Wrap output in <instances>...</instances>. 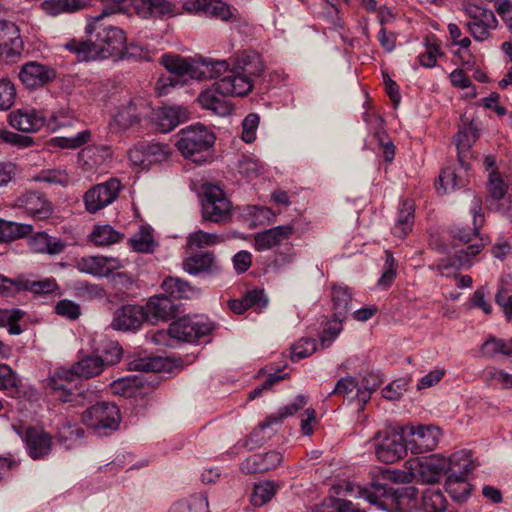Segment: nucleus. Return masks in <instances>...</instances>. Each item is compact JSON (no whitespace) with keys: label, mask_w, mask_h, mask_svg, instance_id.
Segmentation results:
<instances>
[{"label":"nucleus","mask_w":512,"mask_h":512,"mask_svg":"<svg viewBox=\"0 0 512 512\" xmlns=\"http://www.w3.org/2000/svg\"><path fill=\"white\" fill-rule=\"evenodd\" d=\"M131 247L141 253H150L153 251L155 243L152 234L145 227L140 230L130 239Z\"/></svg>","instance_id":"nucleus-52"},{"label":"nucleus","mask_w":512,"mask_h":512,"mask_svg":"<svg viewBox=\"0 0 512 512\" xmlns=\"http://www.w3.org/2000/svg\"><path fill=\"white\" fill-rule=\"evenodd\" d=\"M238 170L240 174L252 180L262 173L263 166L257 159L243 157L238 162Z\"/></svg>","instance_id":"nucleus-56"},{"label":"nucleus","mask_w":512,"mask_h":512,"mask_svg":"<svg viewBox=\"0 0 512 512\" xmlns=\"http://www.w3.org/2000/svg\"><path fill=\"white\" fill-rule=\"evenodd\" d=\"M33 226L0 219V241L7 242L31 234Z\"/></svg>","instance_id":"nucleus-45"},{"label":"nucleus","mask_w":512,"mask_h":512,"mask_svg":"<svg viewBox=\"0 0 512 512\" xmlns=\"http://www.w3.org/2000/svg\"><path fill=\"white\" fill-rule=\"evenodd\" d=\"M488 191L490 196L496 200L502 199L507 193V185L495 170L489 174Z\"/></svg>","instance_id":"nucleus-61"},{"label":"nucleus","mask_w":512,"mask_h":512,"mask_svg":"<svg viewBox=\"0 0 512 512\" xmlns=\"http://www.w3.org/2000/svg\"><path fill=\"white\" fill-rule=\"evenodd\" d=\"M112 12L104 9L101 14L92 17L85 30L90 39L88 41L72 39L64 44V48L76 55L79 61L103 60L110 57L123 58L131 56L139 59H148V52L141 47L127 45L125 32L112 25H104L101 20Z\"/></svg>","instance_id":"nucleus-1"},{"label":"nucleus","mask_w":512,"mask_h":512,"mask_svg":"<svg viewBox=\"0 0 512 512\" xmlns=\"http://www.w3.org/2000/svg\"><path fill=\"white\" fill-rule=\"evenodd\" d=\"M109 259L102 256H89L81 258L77 263L79 271L97 277H107L112 272L108 265Z\"/></svg>","instance_id":"nucleus-39"},{"label":"nucleus","mask_w":512,"mask_h":512,"mask_svg":"<svg viewBox=\"0 0 512 512\" xmlns=\"http://www.w3.org/2000/svg\"><path fill=\"white\" fill-rule=\"evenodd\" d=\"M243 297L244 303L248 308H256L258 310H262L268 304V298L262 289H253L247 291Z\"/></svg>","instance_id":"nucleus-64"},{"label":"nucleus","mask_w":512,"mask_h":512,"mask_svg":"<svg viewBox=\"0 0 512 512\" xmlns=\"http://www.w3.org/2000/svg\"><path fill=\"white\" fill-rule=\"evenodd\" d=\"M31 180L48 186L58 185L61 187H67L71 182L69 173L63 167L43 169L33 175Z\"/></svg>","instance_id":"nucleus-41"},{"label":"nucleus","mask_w":512,"mask_h":512,"mask_svg":"<svg viewBox=\"0 0 512 512\" xmlns=\"http://www.w3.org/2000/svg\"><path fill=\"white\" fill-rule=\"evenodd\" d=\"M121 187V182L116 178L95 185L83 196L86 210L90 213H96L110 205L118 197Z\"/></svg>","instance_id":"nucleus-16"},{"label":"nucleus","mask_w":512,"mask_h":512,"mask_svg":"<svg viewBox=\"0 0 512 512\" xmlns=\"http://www.w3.org/2000/svg\"><path fill=\"white\" fill-rule=\"evenodd\" d=\"M221 242H223L222 236L215 233L205 232L203 230L195 231L187 237V245L190 249L207 248Z\"/></svg>","instance_id":"nucleus-48"},{"label":"nucleus","mask_w":512,"mask_h":512,"mask_svg":"<svg viewBox=\"0 0 512 512\" xmlns=\"http://www.w3.org/2000/svg\"><path fill=\"white\" fill-rule=\"evenodd\" d=\"M276 491L277 487L274 482L265 481L255 484L250 501L253 506L261 507L272 499Z\"/></svg>","instance_id":"nucleus-49"},{"label":"nucleus","mask_w":512,"mask_h":512,"mask_svg":"<svg viewBox=\"0 0 512 512\" xmlns=\"http://www.w3.org/2000/svg\"><path fill=\"white\" fill-rule=\"evenodd\" d=\"M316 351V343L314 339L311 338H302L297 343L292 346V359L293 360H301L310 355H312Z\"/></svg>","instance_id":"nucleus-60"},{"label":"nucleus","mask_w":512,"mask_h":512,"mask_svg":"<svg viewBox=\"0 0 512 512\" xmlns=\"http://www.w3.org/2000/svg\"><path fill=\"white\" fill-rule=\"evenodd\" d=\"M51 437L44 430L28 428L26 431V446L28 454L33 459L47 456L51 451Z\"/></svg>","instance_id":"nucleus-32"},{"label":"nucleus","mask_w":512,"mask_h":512,"mask_svg":"<svg viewBox=\"0 0 512 512\" xmlns=\"http://www.w3.org/2000/svg\"><path fill=\"white\" fill-rule=\"evenodd\" d=\"M146 111L147 107L143 100H129L126 104H122L117 108V111L113 115L109 124L110 130L112 132L118 133L120 131L129 129L130 127L139 123Z\"/></svg>","instance_id":"nucleus-19"},{"label":"nucleus","mask_w":512,"mask_h":512,"mask_svg":"<svg viewBox=\"0 0 512 512\" xmlns=\"http://www.w3.org/2000/svg\"><path fill=\"white\" fill-rule=\"evenodd\" d=\"M374 439L376 440V456L383 463H395L402 459L408 451L401 426L396 429L378 432Z\"/></svg>","instance_id":"nucleus-8"},{"label":"nucleus","mask_w":512,"mask_h":512,"mask_svg":"<svg viewBox=\"0 0 512 512\" xmlns=\"http://www.w3.org/2000/svg\"><path fill=\"white\" fill-rule=\"evenodd\" d=\"M282 460V454L277 451L254 454L241 463L240 469L245 474L263 473L278 467Z\"/></svg>","instance_id":"nucleus-27"},{"label":"nucleus","mask_w":512,"mask_h":512,"mask_svg":"<svg viewBox=\"0 0 512 512\" xmlns=\"http://www.w3.org/2000/svg\"><path fill=\"white\" fill-rule=\"evenodd\" d=\"M162 289L171 299L191 298L197 290L187 281L178 277H168L162 283Z\"/></svg>","instance_id":"nucleus-42"},{"label":"nucleus","mask_w":512,"mask_h":512,"mask_svg":"<svg viewBox=\"0 0 512 512\" xmlns=\"http://www.w3.org/2000/svg\"><path fill=\"white\" fill-rule=\"evenodd\" d=\"M120 421L119 408L109 402L96 403L82 414V422L100 435H108L116 431Z\"/></svg>","instance_id":"nucleus-7"},{"label":"nucleus","mask_w":512,"mask_h":512,"mask_svg":"<svg viewBox=\"0 0 512 512\" xmlns=\"http://www.w3.org/2000/svg\"><path fill=\"white\" fill-rule=\"evenodd\" d=\"M482 200L474 196L470 207L473 217V229H465L456 227L451 230V236L454 241L453 259L441 260L438 264V271L442 275H448L451 268L459 270L470 267L473 262L472 258L478 255L485 247V243L478 235L479 228L484 223V215L482 214Z\"/></svg>","instance_id":"nucleus-2"},{"label":"nucleus","mask_w":512,"mask_h":512,"mask_svg":"<svg viewBox=\"0 0 512 512\" xmlns=\"http://www.w3.org/2000/svg\"><path fill=\"white\" fill-rule=\"evenodd\" d=\"M229 64L226 60H198V67L194 70L196 80L222 78L224 73L229 72Z\"/></svg>","instance_id":"nucleus-38"},{"label":"nucleus","mask_w":512,"mask_h":512,"mask_svg":"<svg viewBox=\"0 0 512 512\" xmlns=\"http://www.w3.org/2000/svg\"><path fill=\"white\" fill-rule=\"evenodd\" d=\"M475 468L470 451L460 450L454 452L446 459L445 473L447 476L468 477Z\"/></svg>","instance_id":"nucleus-33"},{"label":"nucleus","mask_w":512,"mask_h":512,"mask_svg":"<svg viewBox=\"0 0 512 512\" xmlns=\"http://www.w3.org/2000/svg\"><path fill=\"white\" fill-rule=\"evenodd\" d=\"M144 169H150L156 164L165 162L170 157V149L167 145L153 143L144 146Z\"/></svg>","instance_id":"nucleus-47"},{"label":"nucleus","mask_w":512,"mask_h":512,"mask_svg":"<svg viewBox=\"0 0 512 512\" xmlns=\"http://www.w3.org/2000/svg\"><path fill=\"white\" fill-rule=\"evenodd\" d=\"M91 138V132L89 130H83L71 137H58L53 141L61 148L76 149L82 145L88 143Z\"/></svg>","instance_id":"nucleus-54"},{"label":"nucleus","mask_w":512,"mask_h":512,"mask_svg":"<svg viewBox=\"0 0 512 512\" xmlns=\"http://www.w3.org/2000/svg\"><path fill=\"white\" fill-rule=\"evenodd\" d=\"M15 97L14 84L9 79H0V110L9 109L14 104Z\"/></svg>","instance_id":"nucleus-59"},{"label":"nucleus","mask_w":512,"mask_h":512,"mask_svg":"<svg viewBox=\"0 0 512 512\" xmlns=\"http://www.w3.org/2000/svg\"><path fill=\"white\" fill-rule=\"evenodd\" d=\"M201 205L205 220L219 223L230 216L231 203L224 191L216 185L208 184L203 187Z\"/></svg>","instance_id":"nucleus-10"},{"label":"nucleus","mask_w":512,"mask_h":512,"mask_svg":"<svg viewBox=\"0 0 512 512\" xmlns=\"http://www.w3.org/2000/svg\"><path fill=\"white\" fill-rule=\"evenodd\" d=\"M73 120L74 117L70 114L69 111L61 109L51 115L46 125L51 131H56L62 127L72 125Z\"/></svg>","instance_id":"nucleus-63"},{"label":"nucleus","mask_w":512,"mask_h":512,"mask_svg":"<svg viewBox=\"0 0 512 512\" xmlns=\"http://www.w3.org/2000/svg\"><path fill=\"white\" fill-rule=\"evenodd\" d=\"M168 512H209L207 496L194 494L187 499L173 503Z\"/></svg>","instance_id":"nucleus-44"},{"label":"nucleus","mask_w":512,"mask_h":512,"mask_svg":"<svg viewBox=\"0 0 512 512\" xmlns=\"http://www.w3.org/2000/svg\"><path fill=\"white\" fill-rule=\"evenodd\" d=\"M445 489L454 501L464 502L471 494L472 485L468 482V477L447 476Z\"/></svg>","instance_id":"nucleus-43"},{"label":"nucleus","mask_w":512,"mask_h":512,"mask_svg":"<svg viewBox=\"0 0 512 512\" xmlns=\"http://www.w3.org/2000/svg\"><path fill=\"white\" fill-rule=\"evenodd\" d=\"M363 497V487L351 483L341 482L332 486L328 496L312 512H365L354 501Z\"/></svg>","instance_id":"nucleus-6"},{"label":"nucleus","mask_w":512,"mask_h":512,"mask_svg":"<svg viewBox=\"0 0 512 512\" xmlns=\"http://www.w3.org/2000/svg\"><path fill=\"white\" fill-rule=\"evenodd\" d=\"M106 368L101 357L93 352L91 355L81 357L70 369H58L48 379V385L54 391L56 399L62 402L72 401L71 392L65 382L71 383L76 376L90 379L101 374Z\"/></svg>","instance_id":"nucleus-3"},{"label":"nucleus","mask_w":512,"mask_h":512,"mask_svg":"<svg viewBox=\"0 0 512 512\" xmlns=\"http://www.w3.org/2000/svg\"><path fill=\"white\" fill-rule=\"evenodd\" d=\"M182 267L185 272L193 276H216L222 271V265L212 252L192 254L183 260Z\"/></svg>","instance_id":"nucleus-21"},{"label":"nucleus","mask_w":512,"mask_h":512,"mask_svg":"<svg viewBox=\"0 0 512 512\" xmlns=\"http://www.w3.org/2000/svg\"><path fill=\"white\" fill-rule=\"evenodd\" d=\"M294 231V226L287 224L259 232L254 236V248L257 251L272 249L287 241L293 235Z\"/></svg>","instance_id":"nucleus-24"},{"label":"nucleus","mask_w":512,"mask_h":512,"mask_svg":"<svg viewBox=\"0 0 512 512\" xmlns=\"http://www.w3.org/2000/svg\"><path fill=\"white\" fill-rule=\"evenodd\" d=\"M162 64L170 72L166 78H162L163 93L168 92V87H176L186 82L187 77L195 79L194 70L198 67V60L183 58L177 55L165 54L162 56ZM162 94V92H160Z\"/></svg>","instance_id":"nucleus-12"},{"label":"nucleus","mask_w":512,"mask_h":512,"mask_svg":"<svg viewBox=\"0 0 512 512\" xmlns=\"http://www.w3.org/2000/svg\"><path fill=\"white\" fill-rule=\"evenodd\" d=\"M188 111L183 106L171 105L160 108L155 113V122L160 132L167 133L187 121Z\"/></svg>","instance_id":"nucleus-29"},{"label":"nucleus","mask_w":512,"mask_h":512,"mask_svg":"<svg viewBox=\"0 0 512 512\" xmlns=\"http://www.w3.org/2000/svg\"><path fill=\"white\" fill-rule=\"evenodd\" d=\"M94 353L101 357L106 367L118 363L122 357V348L118 342L106 339L100 335L99 339H94Z\"/></svg>","instance_id":"nucleus-37"},{"label":"nucleus","mask_w":512,"mask_h":512,"mask_svg":"<svg viewBox=\"0 0 512 512\" xmlns=\"http://www.w3.org/2000/svg\"><path fill=\"white\" fill-rule=\"evenodd\" d=\"M19 379L16 373L6 364H0V389L16 392Z\"/></svg>","instance_id":"nucleus-62"},{"label":"nucleus","mask_w":512,"mask_h":512,"mask_svg":"<svg viewBox=\"0 0 512 512\" xmlns=\"http://www.w3.org/2000/svg\"><path fill=\"white\" fill-rule=\"evenodd\" d=\"M177 137L176 147L185 158L201 164L212 157L216 137L205 126H188L180 130Z\"/></svg>","instance_id":"nucleus-5"},{"label":"nucleus","mask_w":512,"mask_h":512,"mask_svg":"<svg viewBox=\"0 0 512 512\" xmlns=\"http://www.w3.org/2000/svg\"><path fill=\"white\" fill-rule=\"evenodd\" d=\"M408 450L412 454L432 451L438 443L440 430L433 425L401 426Z\"/></svg>","instance_id":"nucleus-13"},{"label":"nucleus","mask_w":512,"mask_h":512,"mask_svg":"<svg viewBox=\"0 0 512 512\" xmlns=\"http://www.w3.org/2000/svg\"><path fill=\"white\" fill-rule=\"evenodd\" d=\"M439 185L440 186H437V190L440 192V189H443V193L452 192L464 186L455 170L451 167L444 168L441 171L439 175Z\"/></svg>","instance_id":"nucleus-53"},{"label":"nucleus","mask_w":512,"mask_h":512,"mask_svg":"<svg viewBox=\"0 0 512 512\" xmlns=\"http://www.w3.org/2000/svg\"><path fill=\"white\" fill-rule=\"evenodd\" d=\"M260 118L256 113L248 114L242 121L241 138L245 143H252L256 139V131L259 126Z\"/></svg>","instance_id":"nucleus-57"},{"label":"nucleus","mask_w":512,"mask_h":512,"mask_svg":"<svg viewBox=\"0 0 512 512\" xmlns=\"http://www.w3.org/2000/svg\"><path fill=\"white\" fill-rule=\"evenodd\" d=\"M464 11L470 18L466 26L474 40L481 42L488 39L490 31L498 25L493 11L473 3H467Z\"/></svg>","instance_id":"nucleus-14"},{"label":"nucleus","mask_w":512,"mask_h":512,"mask_svg":"<svg viewBox=\"0 0 512 512\" xmlns=\"http://www.w3.org/2000/svg\"><path fill=\"white\" fill-rule=\"evenodd\" d=\"M331 298L334 317L337 321L342 322L351 310V291L345 285L333 284Z\"/></svg>","instance_id":"nucleus-35"},{"label":"nucleus","mask_w":512,"mask_h":512,"mask_svg":"<svg viewBox=\"0 0 512 512\" xmlns=\"http://www.w3.org/2000/svg\"><path fill=\"white\" fill-rule=\"evenodd\" d=\"M13 208L36 220L48 219L53 213L51 202L43 193L35 190H26L17 196Z\"/></svg>","instance_id":"nucleus-17"},{"label":"nucleus","mask_w":512,"mask_h":512,"mask_svg":"<svg viewBox=\"0 0 512 512\" xmlns=\"http://www.w3.org/2000/svg\"><path fill=\"white\" fill-rule=\"evenodd\" d=\"M8 122L14 129L34 133L45 125L44 116L34 109H17L8 115Z\"/></svg>","instance_id":"nucleus-25"},{"label":"nucleus","mask_w":512,"mask_h":512,"mask_svg":"<svg viewBox=\"0 0 512 512\" xmlns=\"http://www.w3.org/2000/svg\"><path fill=\"white\" fill-rule=\"evenodd\" d=\"M84 431L76 425L64 424L58 431V440L65 449L69 450L81 441Z\"/></svg>","instance_id":"nucleus-51"},{"label":"nucleus","mask_w":512,"mask_h":512,"mask_svg":"<svg viewBox=\"0 0 512 512\" xmlns=\"http://www.w3.org/2000/svg\"><path fill=\"white\" fill-rule=\"evenodd\" d=\"M228 93H224L222 89L218 87V80L213 85L202 91L197 101L203 109L210 110L212 113L218 116H228L233 110V105L227 99Z\"/></svg>","instance_id":"nucleus-22"},{"label":"nucleus","mask_w":512,"mask_h":512,"mask_svg":"<svg viewBox=\"0 0 512 512\" xmlns=\"http://www.w3.org/2000/svg\"><path fill=\"white\" fill-rule=\"evenodd\" d=\"M28 244L33 252L48 255H58L67 247L64 240L52 237L44 231L31 235Z\"/></svg>","instance_id":"nucleus-31"},{"label":"nucleus","mask_w":512,"mask_h":512,"mask_svg":"<svg viewBox=\"0 0 512 512\" xmlns=\"http://www.w3.org/2000/svg\"><path fill=\"white\" fill-rule=\"evenodd\" d=\"M42 9L51 15H58L64 12H75L78 9L74 7L73 0H45L41 4Z\"/></svg>","instance_id":"nucleus-58"},{"label":"nucleus","mask_w":512,"mask_h":512,"mask_svg":"<svg viewBox=\"0 0 512 512\" xmlns=\"http://www.w3.org/2000/svg\"><path fill=\"white\" fill-rule=\"evenodd\" d=\"M18 77L26 88L36 89L53 81L56 78V71L49 65L30 61L20 67Z\"/></svg>","instance_id":"nucleus-20"},{"label":"nucleus","mask_w":512,"mask_h":512,"mask_svg":"<svg viewBox=\"0 0 512 512\" xmlns=\"http://www.w3.org/2000/svg\"><path fill=\"white\" fill-rule=\"evenodd\" d=\"M146 321L144 308L138 305H126L116 310L111 326L119 331H135Z\"/></svg>","instance_id":"nucleus-23"},{"label":"nucleus","mask_w":512,"mask_h":512,"mask_svg":"<svg viewBox=\"0 0 512 512\" xmlns=\"http://www.w3.org/2000/svg\"><path fill=\"white\" fill-rule=\"evenodd\" d=\"M413 477L420 478L425 483H436L446 469V458L432 454L426 457L413 458L407 461Z\"/></svg>","instance_id":"nucleus-18"},{"label":"nucleus","mask_w":512,"mask_h":512,"mask_svg":"<svg viewBox=\"0 0 512 512\" xmlns=\"http://www.w3.org/2000/svg\"><path fill=\"white\" fill-rule=\"evenodd\" d=\"M425 48V52L418 56L419 63L425 68H433L437 64V57L441 55L440 46L436 42L426 39Z\"/></svg>","instance_id":"nucleus-55"},{"label":"nucleus","mask_w":512,"mask_h":512,"mask_svg":"<svg viewBox=\"0 0 512 512\" xmlns=\"http://www.w3.org/2000/svg\"><path fill=\"white\" fill-rule=\"evenodd\" d=\"M213 328V324L204 318L184 316L170 324L169 335L177 341L193 343L209 335Z\"/></svg>","instance_id":"nucleus-11"},{"label":"nucleus","mask_w":512,"mask_h":512,"mask_svg":"<svg viewBox=\"0 0 512 512\" xmlns=\"http://www.w3.org/2000/svg\"><path fill=\"white\" fill-rule=\"evenodd\" d=\"M143 308L146 321H150L152 323H156L160 320L167 321L177 313V306L165 293L163 295L150 298L146 306Z\"/></svg>","instance_id":"nucleus-26"},{"label":"nucleus","mask_w":512,"mask_h":512,"mask_svg":"<svg viewBox=\"0 0 512 512\" xmlns=\"http://www.w3.org/2000/svg\"><path fill=\"white\" fill-rule=\"evenodd\" d=\"M142 383L136 377H123L115 380L111 384V389L114 394L131 398L135 397L139 392Z\"/></svg>","instance_id":"nucleus-50"},{"label":"nucleus","mask_w":512,"mask_h":512,"mask_svg":"<svg viewBox=\"0 0 512 512\" xmlns=\"http://www.w3.org/2000/svg\"><path fill=\"white\" fill-rule=\"evenodd\" d=\"M232 68L235 72L250 76V79L254 80L261 76L264 70V63L258 52L246 50L235 57Z\"/></svg>","instance_id":"nucleus-30"},{"label":"nucleus","mask_w":512,"mask_h":512,"mask_svg":"<svg viewBox=\"0 0 512 512\" xmlns=\"http://www.w3.org/2000/svg\"><path fill=\"white\" fill-rule=\"evenodd\" d=\"M90 237L95 245L108 246L118 243L123 235L110 225H98L94 227Z\"/></svg>","instance_id":"nucleus-46"},{"label":"nucleus","mask_w":512,"mask_h":512,"mask_svg":"<svg viewBox=\"0 0 512 512\" xmlns=\"http://www.w3.org/2000/svg\"><path fill=\"white\" fill-rule=\"evenodd\" d=\"M447 500L439 489L427 488L422 492L419 509L424 512H446Z\"/></svg>","instance_id":"nucleus-40"},{"label":"nucleus","mask_w":512,"mask_h":512,"mask_svg":"<svg viewBox=\"0 0 512 512\" xmlns=\"http://www.w3.org/2000/svg\"><path fill=\"white\" fill-rule=\"evenodd\" d=\"M253 79L250 76L237 73L232 68L228 74L218 79V87L222 89L224 93H228L229 96L242 97L252 91Z\"/></svg>","instance_id":"nucleus-28"},{"label":"nucleus","mask_w":512,"mask_h":512,"mask_svg":"<svg viewBox=\"0 0 512 512\" xmlns=\"http://www.w3.org/2000/svg\"><path fill=\"white\" fill-rule=\"evenodd\" d=\"M374 491L363 488V497L368 502L387 512H414L419 509L418 491L413 486L395 491L382 484H373Z\"/></svg>","instance_id":"nucleus-4"},{"label":"nucleus","mask_w":512,"mask_h":512,"mask_svg":"<svg viewBox=\"0 0 512 512\" xmlns=\"http://www.w3.org/2000/svg\"><path fill=\"white\" fill-rule=\"evenodd\" d=\"M24 49L18 26L0 19V61L6 64L17 63Z\"/></svg>","instance_id":"nucleus-15"},{"label":"nucleus","mask_w":512,"mask_h":512,"mask_svg":"<svg viewBox=\"0 0 512 512\" xmlns=\"http://www.w3.org/2000/svg\"><path fill=\"white\" fill-rule=\"evenodd\" d=\"M415 204L413 200L406 199L398 209L397 218L392 233L398 238H405L411 231L415 220Z\"/></svg>","instance_id":"nucleus-34"},{"label":"nucleus","mask_w":512,"mask_h":512,"mask_svg":"<svg viewBox=\"0 0 512 512\" xmlns=\"http://www.w3.org/2000/svg\"><path fill=\"white\" fill-rule=\"evenodd\" d=\"M307 403V399L304 395H298L295 400L279 408V410L271 415H269L264 421L260 422L258 426L249 434L246 438L245 446L249 450H253L258 446L262 445L265 441V437L262 435V432L266 428H270L274 425L281 424L284 419L293 416L299 410L304 408Z\"/></svg>","instance_id":"nucleus-9"},{"label":"nucleus","mask_w":512,"mask_h":512,"mask_svg":"<svg viewBox=\"0 0 512 512\" xmlns=\"http://www.w3.org/2000/svg\"><path fill=\"white\" fill-rule=\"evenodd\" d=\"M188 9L225 21L232 17L230 6L221 0H195Z\"/></svg>","instance_id":"nucleus-36"}]
</instances>
